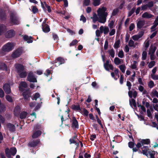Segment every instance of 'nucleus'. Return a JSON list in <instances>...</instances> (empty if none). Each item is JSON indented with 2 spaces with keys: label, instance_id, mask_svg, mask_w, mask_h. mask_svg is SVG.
<instances>
[{
  "label": "nucleus",
  "instance_id": "obj_1",
  "mask_svg": "<svg viewBox=\"0 0 158 158\" xmlns=\"http://www.w3.org/2000/svg\"><path fill=\"white\" fill-rule=\"evenodd\" d=\"M9 22L11 26L19 24V18L13 12H11L10 14Z\"/></svg>",
  "mask_w": 158,
  "mask_h": 158
},
{
  "label": "nucleus",
  "instance_id": "obj_2",
  "mask_svg": "<svg viewBox=\"0 0 158 158\" xmlns=\"http://www.w3.org/2000/svg\"><path fill=\"white\" fill-rule=\"evenodd\" d=\"M5 152L6 156L8 158H10L11 155L14 156L17 152V149L15 147H11L10 149L9 148H6L5 149Z\"/></svg>",
  "mask_w": 158,
  "mask_h": 158
},
{
  "label": "nucleus",
  "instance_id": "obj_3",
  "mask_svg": "<svg viewBox=\"0 0 158 158\" xmlns=\"http://www.w3.org/2000/svg\"><path fill=\"white\" fill-rule=\"evenodd\" d=\"M22 92H23L22 94L25 101L26 102L29 101L31 94L29 89H25Z\"/></svg>",
  "mask_w": 158,
  "mask_h": 158
},
{
  "label": "nucleus",
  "instance_id": "obj_4",
  "mask_svg": "<svg viewBox=\"0 0 158 158\" xmlns=\"http://www.w3.org/2000/svg\"><path fill=\"white\" fill-rule=\"evenodd\" d=\"M14 46L13 43L8 42L3 46L2 50L4 52H9L13 49Z\"/></svg>",
  "mask_w": 158,
  "mask_h": 158
},
{
  "label": "nucleus",
  "instance_id": "obj_5",
  "mask_svg": "<svg viewBox=\"0 0 158 158\" xmlns=\"http://www.w3.org/2000/svg\"><path fill=\"white\" fill-rule=\"evenodd\" d=\"M23 52L22 48H19L14 52L11 55L13 58H17L20 56Z\"/></svg>",
  "mask_w": 158,
  "mask_h": 158
},
{
  "label": "nucleus",
  "instance_id": "obj_6",
  "mask_svg": "<svg viewBox=\"0 0 158 158\" xmlns=\"http://www.w3.org/2000/svg\"><path fill=\"white\" fill-rule=\"evenodd\" d=\"M150 143V140L149 139H142L140 142L138 143L136 145V147L138 148H139L142 146L144 144H149Z\"/></svg>",
  "mask_w": 158,
  "mask_h": 158
},
{
  "label": "nucleus",
  "instance_id": "obj_7",
  "mask_svg": "<svg viewBox=\"0 0 158 158\" xmlns=\"http://www.w3.org/2000/svg\"><path fill=\"white\" fill-rule=\"evenodd\" d=\"M27 80L30 82H37L36 78L34 76L33 73L32 71L28 73L27 77Z\"/></svg>",
  "mask_w": 158,
  "mask_h": 158
},
{
  "label": "nucleus",
  "instance_id": "obj_8",
  "mask_svg": "<svg viewBox=\"0 0 158 158\" xmlns=\"http://www.w3.org/2000/svg\"><path fill=\"white\" fill-rule=\"evenodd\" d=\"M110 62V60H108L106 61V62L104 64V68L107 71H109L110 69L113 70L114 69L113 65L111 64H109Z\"/></svg>",
  "mask_w": 158,
  "mask_h": 158
},
{
  "label": "nucleus",
  "instance_id": "obj_9",
  "mask_svg": "<svg viewBox=\"0 0 158 158\" xmlns=\"http://www.w3.org/2000/svg\"><path fill=\"white\" fill-rule=\"evenodd\" d=\"M15 67L18 73L24 70V67L23 65L19 63L15 64Z\"/></svg>",
  "mask_w": 158,
  "mask_h": 158
},
{
  "label": "nucleus",
  "instance_id": "obj_10",
  "mask_svg": "<svg viewBox=\"0 0 158 158\" xmlns=\"http://www.w3.org/2000/svg\"><path fill=\"white\" fill-rule=\"evenodd\" d=\"M15 32L13 29L8 30L5 34L6 37L7 38H10L14 36Z\"/></svg>",
  "mask_w": 158,
  "mask_h": 158
},
{
  "label": "nucleus",
  "instance_id": "obj_11",
  "mask_svg": "<svg viewBox=\"0 0 158 158\" xmlns=\"http://www.w3.org/2000/svg\"><path fill=\"white\" fill-rule=\"evenodd\" d=\"M106 7H103L101 8H99L97 11L98 15H107V13L106 12Z\"/></svg>",
  "mask_w": 158,
  "mask_h": 158
},
{
  "label": "nucleus",
  "instance_id": "obj_12",
  "mask_svg": "<svg viewBox=\"0 0 158 158\" xmlns=\"http://www.w3.org/2000/svg\"><path fill=\"white\" fill-rule=\"evenodd\" d=\"M3 89L6 94H10L11 92L10 85L9 84H4L3 86Z\"/></svg>",
  "mask_w": 158,
  "mask_h": 158
},
{
  "label": "nucleus",
  "instance_id": "obj_13",
  "mask_svg": "<svg viewBox=\"0 0 158 158\" xmlns=\"http://www.w3.org/2000/svg\"><path fill=\"white\" fill-rule=\"evenodd\" d=\"M27 87V84L25 81H21L19 85V89L21 92L23 91L25 89L24 88H26Z\"/></svg>",
  "mask_w": 158,
  "mask_h": 158
},
{
  "label": "nucleus",
  "instance_id": "obj_14",
  "mask_svg": "<svg viewBox=\"0 0 158 158\" xmlns=\"http://www.w3.org/2000/svg\"><path fill=\"white\" fill-rule=\"evenodd\" d=\"M40 142V140L39 139L33 140L31 142H30L28 145L31 147H35Z\"/></svg>",
  "mask_w": 158,
  "mask_h": 158
},
{
  "label": "nucleus",
  "instance_id": "obj_15",
  "mask_svg": "<svg viewBox=\"0 0 158 158\" xmlns=\"http://www.w3.org/2000/svg\"><path fill=\"white\" fill-rule=\"evenodd\" d=\"M57 62H59L58 65H59L60 64H63L65 62L64 59L63 58L61 57H59L56 58V60H55L52 62V64H54L55 63H56Z\"/></svg>",
  "mask_w": 158,
  "mask_h": 158
},
{
  "label": "nucleus",
  "instance_id": "obj_16",
  "mask_svg": "<svg viewBox=\"0 0 158 158\" xmlns=\"http://www.w3.org/2000/svg\"><path fill=\"white\" fill-rule=\"evenodd\" d=\"M72 120V127H74L75 128H78L79 125L78 122L76 118L74 116L73 117Z\"/></svg>",
  "mask_w": 158,
  "mask_h": 158
},
{
  "label": "nucleus",
  "instance_id": "obj_17",
  "mask_svg": "<svg viewBox=\"0 0 158 158\" xmlns=\"http://www.w3.org/2000/svg\"><path fill=\"white\" fill-rule=\"evenodd\" d=\"M127 85L128 87V89L129 90L128 92L129 97L130 98H132V91L130 90L132 86L131 84L130 81H127Z\"/></svg>",
  "mask_w": 158,
  "mask_h": 158
},
{
  "label": "nucleus",
  "instance_id": "obj_18",
  "mask_svg": "<svg viewBox=\"0 0 158 158\" xmlns=\"http://www.w3.org/2000/svg\"><path fill=\"white\" fill-rule=\"evenodd\" d=\"M135 143L133 142H129L128 143L129 147L131 148H132L133 152H136L139 150L137 148H134Z\"/></svg>",
  "mask_w": 158,
  "mask_h": 158
},
{
  "label": "nucleus",
  "instance_id": "obj_19",
  "mask_svg": "<svg viewBox=\"0 0 158 158\" xmlns=\"http://www.w3.org/2000/svg\"><path fill=\"white\" fill-rule=\"evenodd\" d=\"M42 132L40 130L34 131L32 135V137L33 138H36L40 136Z\"/></svg>",
  "mask_w": 158,
  "mask_h": 158
},
{
  "label": "nucleus",
  "instance_id": "obj_20",
  "mask_svg": "<svg viewBox=\"0 0 158 158\" xmlns=\"http://www.w3.org/2000/svg\"><path fill=\"white\" fill-rule=\"evenodd\" d=\"M6 19V15L5 11L2 10H0V19L2 20H5Z\"/></svg>",
  "mask_w": 158,
  "mask_h": 158
},
{
  "label": "nucleus",
  "instance_id": "obj_21",
  "mask_svg": "<svg viewBox=\"0 0 158 158\" xmlns=\"http://www.w3.org/2000/svg\"><path fill=\"white\" fill-rule=\"evenodd\" d=\"M98 15L99 18L98 22L101 23H104L106 21V18L107 15Z\"/></svg>",
  "mask_w": 158,
  "mask_h": 158
},
{
  "label": "nucleus",
  "instance_id": "obj_22",
  "mask_svg": "<svg viewBox=\"0 0 158 158\" xmlns=\"http://www.w3.org/2000/svg\"><path fill=\"white\" fill-rule=\"evenodd\" d=\"M20 112V107L19 106H16L14 109V113L15 116H18Z\"/></svg>",
  "mask_w": 158,
  "mask_h": 158
},
{
  "label": "nucleus",
  "instance_id": "obj_23",
  "mask_svg": "<svg viewBox=\"0 0 158 158\" xmlns=\"http://www.w3.org/2000/svg\"><path fill=\"white\" fill-rule=\"evenodd\" d=\"M142 152L143 154L147 156L148 155L149 148L148 146H143L142 148Z\"/></svg>",
  "mask_w": 158,
  "mask_h": 158
},
{
  "label": "nucleus",
  "instance_id": "obj_24",
  "mask_svg": "<svg viewBox=\"0 0 158 158\" xmlns=\"http://www.w3.org/2000/svg\"><path fill=\"white\" fill-rule=\"evenodd\" d=\"M7 126L10 131L14 132L15 131V127L13 124L11 123H8L7 124Z\"/></svg>",
  "mask_w": 158,
  "mask_h": 158
},
{
  "label": "nucleus",
  "instance_id": "obj_25",
  "mask_svg": "<svg viewBox=\"0 0 158 158\" xmlns=\"http://www.w3.org/2000/svg\"><path fill=\"white\" fill-rule=\"evenodd\" d=\"M145 22L144 20H139L137 23V27L138 29H140L144 25Z\"/></svg>",
  "mask_w": 158,
  "mask_h": 158
},
{
  "label": "nucleus",
  "instance_id": "obj_26",
  "mask_svg": "<svg viewBox=\"0 0 158 158\" xmlns=\"http://www.w3.org/2000/svg\"><path fill=\"white\" fill-rule=\"evenodd\" d=\"M153 16L152 15L147 12H144L142 15V18L146 19H150Z\"/></svg>",
  "mask_w": 158,
  "mask_h": 158
},
{
  "label": "nucleus",
  "instance_id": "obj_27",
  "mask_svg": "<svg viewBox=\"0 0 158 158\" xmlns=\"http://www.w3.org/2000/svg\"><path fill=\"white\" fill-rule=\"evenodd\" d=\"M43 31L45 33H47L50 31L49 26L47 24H45V25H42Z\"/></svg>",
  "mask_w": 158,
  "mask_h": 158
},
{
  "label": "nucleus",
  "instance_id": "obj_28",
  "mask_svg": "<svg viewBox=\"0 0 158 158\" xmlns=\"http://www.w3.org/2000/svg\"><path fill=\"white\" fill-rule=\"evenodd\" d=\"M32 38L30 36L29 38L27 35H25L23 37V40L25 41H27V43H30L33 42V40H31Z\"/></svg>",
  "mask_w": 158,
  "mask_h": 158
},
{
  "label": "nucleus",
  "instance_id": "obj_29",
  "mask_svg": "<svg viewBox=\"0 0 158 158\" xmlns=\"http://www.w3.org/2000/svg\"><path fill=\"white\" fill-rule=\"evenodd\" d=\"M19 76V77L21 78H24L26 77L27 75V73L26 71H22L20 73H18Z\"/></svg>",
  "mask_w": 158,
  "mask_h": 158
},
{
  "label": "nucleus",
  "instance_id": "obj_30",
  "mask_svg": "<svg viewBox=\"0 0 158 158\" xmlns=\"http://www.w3.org/2000/svg\"><path fill=\"white\" fill-rule=\"evenodd\" d=\"M27 113L26 111H22L19 114V118L21 119H25L26 118Z\"/></svg>",
  "mask_w": 158,
  "mask_h": 158
},
{
  "label": "nucleus",
  "instance_id": "obj_31",
  "mask_svg": "<svg viewBox=\"0 0 158 158\" xmlns=\"http://www.w3.org/2000/svg\"><path fill=\"white\" fill-rule=\"evenodd\" d=\"M0 69L3 70L7 71V67L6 65L3 63H0Z\"/></svg>",
  "mask_w": 158,
  "mask_h": 158
},
{
  "label": "nucleus",
  "instance_id": "obj_32",
  "mask_svg": "<svg viewBox=\"0 0 158 158\" xmlns=\"http://www.w3.org/2000/svg\"><path fill=\"white\" fill-rule=\"evenodd\" d=\"M156 49V46L152 47L151 46L149 49V54H154L155 52Z\"/></svg>",
  "mask_w": 158,
  "mask_h": 158
},
{
  "label": "nucleus",
  "instance_id": "obj_33",
  "mask_svg": "<svg viewBox=\"0 0 158 158\" xmlns=\"http://www.w3.org/2000/svg\"><path fill=\"white\" fill-rule=\"evenodd\" d=\"M71 108L73 110L78 111H79L81 110L80 108V106L79 105H73L72 106Z\"/></svg>",
  "mask_w": 158,
  "mask_h": 158
},
{
  "label": "nucleus",
  "instance_id": "obj_34",
  "mask_svg": "<svg viewBox=\"0 0 158 158\" xmlns=\"http://www.w3.org/2000/svg\"><path fill=\"white\" fill-rule=\"evenodd\" d=\"M129 104L131 107H132L133 105L135 108L136 107L135 100L133 98H132L131 100H129Z\"/></svg>",
  "mask_w": 158,
  "mask_h": 158
},
{
  "label": "nucleus",
  "instance_id": "obj_35",
  "mask_svg": "<svg viewBox=\"0 0 158 158\" xmlns=\"http://www.w3.org/2000/svg\"><path fill=\"white\" fill-rule=\"evenodd\" d=\"M121 60H122L121 59H120L118 57H115L114 60V63L116 65H118L121 64Z\"/></svg>",
  "mask_w": 158,
  "mask_h": 158
},
{
  "label": "nucleus",
  "instance_id": "obj_36",
  "mask_svg": "<svg viewBox=\"0 0 158 158\" xmlns=\"http://www.w3.org/2000/svg\"><path fill=\"white\" fill-rule=\"evenodd\" d=\"M120 40L118 39L114 43V47L115 49H118L120 47Z\"/></svg>",
  "mask_w": 158,
  "mask_h": 158
},
{
  "label": "nucleus",
  "instance_id": "obj_37",
  "mask_svg": "<svg viewBox=\"0 0 158 158\" xmlns=\"http://www.w3.org/2000/svg\"><path fill=\"white\" fill-rule=\"evenodd\" d=\"M6 29V26L3 24H0V35H1Z\"/></svg>",
  "mask_w": 158,
  "mask_h": 158
},
{
  "label": "nucleus",
  "instance_id": "obj_38",
  "mask_svg": "<svg viewBox=\"0 0 158 158\" xmlns=\"http://www.w3.org/2000/svg\"><path fill=\"white\" fill-rule=\"evenodd\" d=\"M6 106L3 104H2L0 105V114L4 112L6 110Z\"/></svg>",
  "mask_w": 158,
  "mask_h": 158
},
{
  "label": "nucleus",
  "instance_id": "obj_39",
  "mask_svg": "<svg viewBox=\"0 0 158 158\" xmlns=\"http://www.w3.org/2000/svg\"><path fill=\"white\" fill-rule=\"evenodd\" d=\"M110 56L113 58L114 56L115 52L114 49L112 48L110 50H109L108 51Z\"/></svg>",
  "mask_w": 158,
  "mask_h": 158
},
{
  "label": "nucleus",
  "instance_id": "obj_40",
  "mask_svg": "<svg viewBox=\"0 0 158 158\" xmlns=\"http://www.w3.org/2000/svg\"><path fill=\"white\" fill-rule=\"evenodd\" d=\"M31 7L32 8V11L33 14H35V13L38 12V9L35 6H32Z\"/></svg>",
  "mask_w": 158,
  "mask_h": 158
},
{
  "label": "nucleus",
  "instance_id": "obj_41",
  "mask_svg": "<svg viewBox=\"0 0 158 158\" xmlns=\"http://www.w3.org/2000/svg\"><path fill=\"white\" fill-rule=\"evenodd\" d=\"M119 68L123 73H125L126 67L124 64L120 65L119 66Z\"/></svg>",
  "mask_w": 158,
  "mask_h": 158
},
{
  "label": "nucleus",
  "instance_id": "obj_42",
  "mask_svg": "<svg viewBox=\"0 0 158 158\" xmlns=\"http://www.w3.org/2000/svg\"><path fill=\"white\" fill-rule=\"evenodd\" d=\"M40 96V95L39 93H35L34 95L33 96L31 97V99L32 100H37L38 98Z\"/></svg>",
  "mask_w": 158,
  "mask_h": 158
},
{
  "label": "nucleus",
  "instance_id": "obj_43",
  "mask_svg": "<svg viewBox=\"0 0 158 158\" xmlns=\"http://www.w3.org/2000/svg\"><path fill=\"white\" fill-rule=\"evenodd\" d=\"M150 156V158H155L154 156L155 155V152L154 151H148V154Z\"/></svg>",
  "mask_w": 158,
  "mask_h": 158
},
{
  "label": "nucleus",
  "instance_id": "obj_44",
  "mask_svg": "<svg viewBox=\"0 0 158 158\" xmlns=\"http://www.w3.org/2000/svg\"><path fill=\"white\" fill-rule=\"evenodd\" d=\"M101 0H93V5L94 6H99L100 4Z\"/></svg>",
  "mask_w": 158,
  "mask_h": 158
},
{
  "label": "nucleus",
  "instance_id": "obj_45",
  "mask_svg": "<svg viewBox=\"0 0 158 158\" xmlns=\"http://www.w3.org/2000/svg\"><path fill=\"white\" fill-rule=\"evenodd\" d=\"M103 33L105 35H107L109 32V30L108 27L103 26Z\"/></svg>",
  "mask_w": 158,
  "mask_h": 158
},
{
  "label": "nucleus",
  "instance_id": "obj_46",
  "mask_svg": "<svg viewBox=\"0 0 158 158\" xmlns=\"http://www.w3.org/2000/svg\"><path fill=\"white\" fill-rule=\"evenodd\" d=\"M119 12V10L118 8H117L114 9L112 13V16H114L116 15Z\"/></svg>",
  "mask_w": 158,
  "mask_h": 158
},
{
  "label": "nucleus",
  "instance_id": "obj_47",
  "mask_svg": "<svg viewBox=\"0 0 158 158\" xmlns=\"http://www.w3.org/2000/svg\"><path fill=\"white\" fill-rule=\"evenodd\" d=\"M78 41L77 40H74L72 41L69 44V46L71 47L72 46H74L78 43Z\"/></svg>",
  "mask_w": 158,
  "mask_h": 158
},
{
  "label": "nucleus",
  "instance_id": "obj_48",
  "mask_svg": "<svg viewBox=\"0 0 158 158\" xmlns=\"http://www.w3.org/2000/svg\"><path fill=\"white\" fill-rule=\"evenodd\" d=\"M44 3L45 7L47 9L48 12L49 13H51L52 11V10L50 6L48 5L45 2H44Z\"/></svg>",
  "mask_w": 158,
  "mask_h": 158
},
{
  "label": "nucleus",
  "instance_id": "obj_49",
  "mask_svg": "<svg viewBox=\"0 0 158 158\" xmlns=\"http://www.w3.org/2000/svg\"><path fill=\"white\" fill-rule=\"evenodd\" d=\"M118 56L120 58H123L124 57V54L123 50L120 51L118 53Z\"/></svg>",
  "mask_w": 158,
  "mask_h": 158
},
{
  "label": "nucleus",
  "instance_id": "obj_50",
  "mask_svg": "<svg viewBox=\"0 0 158 158\" xmlns=\"http://www.w3.org/2000/svg\"><path fill=\"white\" fill-rule=\"evenodd\" d=\"M6 99L10 102H13V100L11 97L8 95H6Z\"/></svg>",
  "mask_w": 158,
  "mask_h": 158
},
{
  "label": "nucleus",
  "instance_id": "obj_51",
  "mask_svg": "<svg viewBox=\"0 0 158 158\" xmlns=\"http://www.w3.org/2000/svg\"><path fill=\"white\" fill-rule=\"evenodd\" d=\"M98 20V18L96 14H94L93 17V21L94 23H95Z\"/></svg>",
  "mask_w": 158,
  "mask_h": 158
},
{
  "label": "nucleus",
  "instance_id": "obj_52",
  "mask_svg": "<svg viewBox=\"0 0 158 158\" xmlns=\"http://www.w3.org/2000/svg\"><path fill=\"white\" fill-rule=\"evenodd\" d=\"M134 42L132 40H130L128 42V45L130 47H133L135 48V46L134 45Z\"/></svg>",
  "mask_w": 158,
  "mask_h": 158
},
{
  "label": "nucleus",
  "instance_id": "obj_53",
  "mask_svg": "<svg viewBox=\"0 0 158 158\" xmlns=\"http://www.w3.org/2000/svg\"><path fill=\"white\" fill-rule=\"evenodd\" d=\"M147 56V52L146 51H143L142 54V59L145 60L146 59Z\"/></svg>",
  "mask_w": 158,
  "mask_h": 158
},
{
  "label": "nucleus",
  "instance_id": "obj_54",
  "mask_svg": "<svg viewBox=\"0 0 158 158\" xmlns=\"http://www.w3.org/2000/svg\"><path fill=\"white\" fill-rule=\"evenodd\" d=\"M135 8H133L129 12L128 14V17L131 16L133 13L135 12Z\"/></svg>",
  "mask_w": 158,
  "mask_h": 158
},
{
  "label": "nucleus",
  "instance_id": "obj_55",
  "mask_svg": "<svg viewBox=\"0 0 158 158\" xmlns=\"http://www.w3.org/2000/svg\"><path fill=\"white\" fill-rule=\"evenodd\" d=\"M155 64V62L154 61H151L148 64V67L149 68H152Z\"/></svg>",
  "mask_w": 158,
  "mask_h": 158
},
{
  "label": "nucleus",
  "instance_id": "obj_56",
  "mask_svg": "<svg viewBox=\"0 0 158 158\" xmlns=\"http://www.w3.org/2000/svg\"><path fill=\"white\" fill-rule=\"evenodd\" d=\"M137 63V62L135 61H133V64L131 65V68L132 69H135L136 68V64Z\"/></svg>",
  "mask_w": 158,
  "mask_h": 158
},
{
  "label": "nucleus",
  "instance_id": "obj_57",
  "mask_svg": "<svg viewBox=\"0 0 158 158\" xmlns=\"http://www.w3.org/2000/svg\"><path fill=\"white\" fill-rule=\"evenodd\" d=\"M52 37L54 40H57V41L59 40V37L57 35L54 33H52Z\"/></svg>",
  "mask_w": 158,
  "mask_h": 158
},
{
  "label": "nucleus",
  "instance_id": "obj_58",
  "mask_svg": "<svg viewBox=\"0 0 158 158\" xmlns=\"http://www.w3.org/2000/svg\"><path fill=\"white\" fill-rule=\"evenodd\" d=\"M154 86V83L153 81H150L149 82V83L148 84V87L150 88H152V87H153Z\"/></svg>",
  "mask_w": 158,
  "mask_h": 158
},
{
  "label": "nucleus",
  "instance_id": "obj_59",
  "mask_svg": "<svg viewBox=\"0 0 158 158\" xmlns=\"http://www.w3.org/2000/svg\"><path fill=\"white\" fill-rule=\"evenodd\" d=\"M148 8H151L153 6V3L152 1L149 2L148 4H146Z\"/></svg>",
  "mask_w": 158,
  "mask_h": 158
},
{
  "label": "nucleus",
  "instance_id": "obj_60",
  "mask_svg": "<svg viewBox=\"0 0 158 158\" xmlns=\"http://www.w3.org/2000/svg\"><path fill=\"white\" fill-rule=\"evenodd\" d=\"M90 2V0H84L83 4L85 6H88L89 5Z\"/></svg>",
  "mask_w": 158,
  "mask_h": 158
},
{
  "label": "nucleus",
  "instance_id": "obj_61",
  "mask_svg": "<svg viewBox=\"0 0 158 158\" xmlns=\"http://www.w3.org/2000/svg\"><path fill=\"white\" fill-rule=\"evenodd\" d=\"M132 39L136 41L138 40L140 38L137 35H135L132 36Z\"/></svg>",
  "mask_w": 158,
  "mask_h": 158
},
{
  "label": "nucleus",
  "instance_id": "obj_62",
  "mask_svg": "<svg viewBox=\"0 0 158 158\" xmlns=\"http://www.w3.org/2000/svg\"><path fill=\"white\" fill-rule=\"evenodd\" d=\"M125 3V1H122V2L121 3L120 5V6L118 7V9H119L120 10H122L124 6Z\"/></svg>",
  "mask_w": 158,
  "mask_h": 158
},
{
  "label": "nucleus",
  "instance_id": "obj_63",
  "mask_svg": "<svg viewBox=\"0 0 158 158\" xmlns=\"http://www.w3.org/2000/svg\"><path fill=\"white\" fill-rule=\"evenodd\" d=\"M83 112L84 113V115L85 116H87L88 115V111L85 108L83 109Z\"/></svg>",
  "mask_w": 158,
  "mask_h": 158
},
{
  "label": "nucleus",
  "instance_id": "obj_64",
  "mask_svg": "<svg viewBox=\"0 0 158 158\" xmlns=\"http://www.w3.org/2000/svg\"><path fill=\"white\" fill-rule=\"evenodd\" d=\"M135 27V25L134 23H131L129 27V31H132Z\"/></svg>",
  "mask_w": 158,
  "mask_h": 158
}]
</instances>
